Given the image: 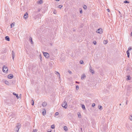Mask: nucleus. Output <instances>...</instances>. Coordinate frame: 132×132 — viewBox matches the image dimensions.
<instances>
[{
	"mask_svg": "<svg viewBox=\"0 0 132 132\" xmlns=\"http://www.w3.org/2000/svg\"><path fill=\"white\" fill-rule=\"evenodd\" d=\"M62 106L65 109H66L67 108L68 106L67 103L65 100L62 103Z\"/></svg>",
	"mask_w": 132,
	"mask_h": 132,
	"instance_id": "f257e3e1",
	"label": "nucleus"
},
{
	"mask_svg": "<svg viewBox=\"0 0 132 132\" xmlns=\"http://www.w3.org/2000/svg\"><path fill=\"white\" fill-rule=\"evenodd\" d=\"M20 128V125L18 123H17L16 125V126L15 128V132H18V131Z\"/></svg>",
	"mask_w": 132,
	"mask_h": 132,
	"instance_id": "f03ea898",
	"label": "nucleus"
},
{
	"mask_svg": "<svg viewBox=\"0 0 132 132\" xmlns=\"http://www.w3.org/2000/svg\"><path fill=\"white\" fill-rule=\"evenodd\" d=\"M3 71L5 73H7L8 71V69L7 67H6L5 65H4L3 67Z\"/></svg>",
	"mask_w": 132,
	"mask_h": 132,
	"instance_id": "7ed1b4c3",
	"label": "nucleus"
},
{
	"mask_svg": "<svg viewBox=\"0 0 132 132\" xmlns=\"http://www.w3.org/2000/svg\"><path fill=\"white\" fill-rule=\"evenodd\" d=\"M96 32L97 33L101 34L103 32V30L101 28H100L96 31Z\"/></svg>",
	"mask_w": 132,
	"mask_h": 132,
	"instance_id": "20e7f679",
	"label": "nucleus"
},
{
	"mask_svg": "<svg viewBox=\"0 0 132 132\" xmlns=\"http://www.w3.org/2000/svg\"><path fill=\"white\" fill-rule=\"evenodd\" d=\"M44 56L46 58H48L49 57V54L47 53H43Z\"/></svg>",
	"mask_w": 132,
	"mask_h": 132,
	"instance_id": "39448f33",
	"label": "nucleus"
},
{
	"mask_svg": "<svg viewBox=\"0 0 132 132\" xmlns=\"http://www.w3.org/2000/svg\"><path fill=\"white\" fill-rule=\"evenodd\" d=\"M89 71L92 74L94 73V70L92 69V67L90 65L89 67Z\"/></svg>",
	"mask_w": 132,
	"mask_h": 132,
	"instance_id": "423d86ee",
	"label": "nucleus"
},
{
	"mask_svg": "<svg viewBox=\"0 0 132 132\" xmlns=\"http://www.w3.org/2000/svg\"><path fill=\"white\" fill-rule=\"evenodd\" d=\"M24 18L25 19H26L28 17V14L27 12H26L24 15L23 16Z\"/></svg>",
	"mask_w": 132,
	"mask_h": 132,
	"instance_id": "0eeeda50",
	"label": "nucleus"
},
{
	"mask_svg": "<svg viewBox=\"0 0 132 132\" xmlns=\"http://www.w3.org/2000/svg\"><path fill=\"white\" fill-rule=\"evenodd\" d=\"M13 77V75L11 74L9 75L8 76V78L10 79H12Z\"/></svg>",
	"mask_w": 132,
	"mask_h": 132,
	"instance_id": "6e6552de",
	"label": "nucleus"
},
{
	"mask_svg": "<svg viewBox=\"0 0 132 132\" xmlns=\"http://www.w3.org/2000/svg\"><path fill=\"white\" fill-rule=\"evenodd\" d=\"M42 114L43 115H44L46 113V111L44 109H43L42 110Z\"/></svg>",
	"mask_w": 132,
	"mask_h": 132,
	"instance_id": "1a4fd4ad",
	"label": "nucleus"
},
{
	"mask_svg": "<svg viewBox=\"0 0 132 132\" xmlns=\"http://www.w3.org/2000/svg\"><path fill=\"white\" fill-rule=\"evenodd\" d=\"M47 103L45 102H44L42 104V106L44 107L46 106L47 105Z\"/></svg>",
	"mask_w": 132,
	"mask_h": 132,
	"instance_id": "9d476101",
	"label": "nucleus"
},
{
	"mask_svg": "<svg viewBox=\"0 0 132 132\" xmlns=\"http://www.w3.org/2000/svg\"><path fill=\"white\" fill-rule=\"evenodd\" d=\"M5 84L8 85H10V83L7 80H5L4 81Z\"/></svg>",
	"mask_w": 132,
	"mask_h": 132,
	"instance_id": "9b49d317",
	"label": "nucleus"
},
{
	"mask_svg": "<svg viewBox=\"0 0 132 132\" xmlns=\"http://www.w3.org/2000/svg\"><path fill=\"white\" fill-rule=\"evenodd\" d=\"M5 39L6 40H7L8 41H10V38L8 36H6L5 38Z\"/></svg>",
	"mask_w": 132,
	"mask_h": 132,
	"instance_id": "f8f14e48",
	"label": "nucleus"
},
{
	"mask_svg": "<svg viewBox=\"0 0 132 132\" xmlns=\"http://www.w3.org/2000/svg\"><path fill=\"white\" fill-rule=\"evenodd\" d=\"M13 94L14 95H15V96H16V97H17V99H18L19 98V97L18 96V94H16L15 93H14V92L13 93Z\"/></svg>",
	"mask_w": 132,
	"mask_h": 132,
	"instance_id": "ddd939ff",
	"label": "nucleus"
},
{
	"mask_svg": "<svg viewBox=\"0 0 132 132\" xmlns=\"http://www.w3.org/2000/svg\"><path fill=\"white\" fill-rule=\"evenodd\" d=\"M55 74L57 75V76L58 77H60V75L59 73L57 71H55Z\"/></svg>",
	"mask_w": 132,
	"mask_h": 132,
	"instance_id": "4468645a",
	"label": "nucleus"
},
{
	"mask_svg": "<svg viewBox=\"0 0 132 132\" xmlns=\"http://www.w3.org/2000/svg\"><path fill=\"white\" fill-rule=\"evenodd\" d=\"M15 23L14 22H13L11 24V28H12V27H14L15 25Z\"/></svg>",
	"mask_w": 132,
	"mask_h": 132,
	"instance_id": "2eb2a0df",
	"label": "nucleus"
},
{
	"mask_svg": "<svg viewBox=\"0 0 132 132\" xmlns=\"http://www.w3.org/2000/svg\"><path fill=\"white\" fill-rule=\"evenodd\" d=\"M127 78H126L127 80H129L131 79L130 77L129 76H127Z\"/></svg>",
	"mask_w": 132,
	"mask_h": 132,
	"instance_id": "dca6fc26",
	"label": "nucleus"
},
{
	"mask_svg": "<svg viewBox=\"0 0 132 132\" xmlns=\"http://www.w3.org/2000/svg\"><path fill=\"white\" fill-rule=\"evenodd\" d=\"M38 4H41L43 3V1L42 0H39L38 2Z\"/></svg>",
	"mask_w": 132,
	"mask_h": 132,
	"instance_id": "f3484780",
	"label": "nucleus"
},
{
	"mask_svg": "<svg viewBox=\"0 0 132 132\" xmlns=\"http://www.w3.org/2000/svg\"><path fill=\"white\" fill-rule=\"evenodd\" d=\"M85 77H86L85 75L83 74L82 75V76H81V79H84V78Z\"/></svg>",
	"mask_w": 132,
	"mask_h": 132,
	"instance_id": "a211bd4d",
	"label": "nucleus"
},
{
	"mask_svg": "<svg viewBox=\"0 0 132 132\" xmlns=\"http://www.w3.org/2000/svg\"><path fill=\"white\" fill-rule=\"evenodd\" d=\"M127 56L128 57H129V52L128 51H127Z\"/></svg>",
	"mask_w": 132,
	"mask_h": 132,
	"instance_id": "6ab92c4d",
	"label": "nucleus"
},
{
	"mask_svg": "<svg viewBox=\"0 0 132 132\" xmlns=\"http://www.w3.org/2000/svg\"><path fill=\"white\" fill-rule=\"evenodd\" d=\"M81 106H82V109H83V110H85V106L84 105V104L82 105Z\"/></svg>",
	"mask_w": 132,
	"mask_h": 132,
	"instance_id": "aec40b11",
	"label": "nucleus"
},
{
	"mask_svg": "<svg viewBox=\"0 0 132 132\" xmlns=\"http://www.w3.org/2000/svg\"><path fill=\"white\" fill-rule=\"evenodd\" d=\"M83 8L85 10L87 8V6L86 5H83Z\"/></svg>",
	"mask_w": 132,
	"mask_h": 132,
	"instance_id": "412c9836",
	"label": "nucleus"
},
{
	"mask_svg": "<svg viewBox=\"0 0 132 132\" xmlns=\"http://www.w3.org/2000/svg\"><path fill=\"white\" fill-rule=\"evenodd\" d=\"M129 119L130 120H132V115H130L129 117Z\"/></svg>",
	"mask_w": 132,
	"mask_h": 132,
	"instance_id": "4be33fe9",
	"label": "nucleus"
},
{
	"mask_svg": "<svg viewBox=\"0 0 132 132\" xmlns=\"http://www.w3.org/2000/svg\"><path fill=\"white\" fill-rule=\"evenodd\" d=\"M98 108L99 109L101 110L102 109V107L101 105H99L98 106Z\"/></svg>",
	"mask_w": 132,
	"mask_h": 132,
	"instance_id": "5701e85b",
	"label": "nucleus"
},
{
	"mask_svg": "<svg viewBox=\"0 0 132 132\" xmlns=\"http://www.w3.org/2000/svg\"><path fill=\"white\" fill-rule=\"evenodd\" d=\"M108 43V41L107 40H104L103 41L104 44H106Z\"/></svg>",
	"mask_w": 132,
	"mask_h": 132,
	"instance_id": "b1692460",
	"label": "nucleus"
},
{
	"mask_svg": "<svg viewBox=\"0 0 132 132\" xmlns=\"http://www.w3.org/2000/svg\"><path fill=\"white\" fill-rule=\"evenodd\" d=\"M78 116L79 118H81V116L80 114V113L78 112Z\"/></svg>",
	"mask_w": 132,
	"mask_h": 132,
	"instance_id": "393cba45",
	"label": "nucleus"
},
{
	"mask_svg": "<svg viewBox=\"0 0 132 132\" xmlns=\"http://www.w3.org/2000/svg\"><path fill=\"white\" fill-rule=\"evenodd\" d=\"M63 129L65 130H67V127L64 126L63 128Z\"/></svg>",
	"mask_w": 132,
	"mask_h": 132,
	"instance_id": "a878e982",
	"label": "nucleus"
},
{
	"mask_svg": "<svg viewBox=\"0 0 132 132\" xmlns=\"http://www.w3.org/2000/svg\"><path fill=\"white\" fill-rule=\"evenodd\" d=\"M29 39H30V41L31 43L32 44L33 43V42H32V39L31 37H30L29 38Z\"/></svg>",
	"mask_w": 132,
	"mask_h": 132,
	"instance_id": "bb28decb",
	"label": "nucleus"
},
{
	"mask_svg": "<svg viewBox=\"0 0 132 132\" xmlns=\"http://www.w3.org/2000/svg\"><path fill=\"white\" fill-rule=\"evenodd\" d=\"M12 55L15 56V53L13 51H12Z\"/></svg>",
	"mask_w": 132,
	"mask_h": 132,
	"instance_id": "cd10ccee",
	"label": "nucleus"
},
{
	"mask_svg": "<svg viewBox=\"0 0 132 132\" xmlns=\"http://www.w3.org/2000/svg\"><path fill=\"white\" fill-rule=\"evenodd\" d=\"M93 43L95 45H96V42L95 41H94L93 42Z\"/></svg>",
	"mask_w": 132,
	"mask_h": 132,
	"instance_id": "c85d7f7f",
	"label": "nucleus"
},
{
	"mask_svg": "<svg viewBox=\"0 0 132 132\" xmlns=\"http://www.w3.org/2000/svg\"><path fill=\"white\" fill-rule=\"evenodd\" d=\"M81 64H82L84 63V62L83 61L81 60L79 62Z\"/></svg>",
	"mask_w": 132,
	"mask_h": 132,
	"instance_id": "c756f323",
	"label": "nucleus"
},
{
	"mask_svg": "<svg viewBox=\"0 0 132 132\" xmlns=\"http://www.w3.org/2000/svg\"><path fill=\"white\" fill-rule=\"evenodd\" d=\"M51 128H52L53 129H54L55 128V126L54 125H52L51 126Z\"/></svg>",
	"mask_w": 132,
	"mask_h": 132,
	"instance_id": "7c9ffc66",
	"label": "nucleus"
},
{
	"mask_svg": "<svg viewBox=\"0 0 132 132\" xmlns=\"http://www.w3.org/2000/svg\"><path fill=\"white\" fill-rule=\"evenodd\" d=\"M31 102L32 103V105H33L34 104V100H32Z\"/></svg>",
	"mask_w": 132,
	"mask_h": 132,
	"instance_id": "2f4dec72",
	"label": "nucleus"
},
{
	"mask_svg": "<svg viewBox=\"0 0 132 132\" xmlns=\"http://www.w3.org/2000/svg\"><path fill=\"white\" fill-rule=\"evenodd\" d=\"M63 6L61 5H59L58 6V7L60 8H61Z\"/></svg>",
	"mask_w": 132,
	"mask_h": 132,
	"instance_id": "473e14b6",
	"label": "nucleus"
},
{
	"mask_svg": "<svg viewBox=\"0 0 132 132\" xmlns=\"http://www.w3.org/2000/svg\"><path fill=\"white\" fill-rule=\"evenodd\" d=\"M132 49V48L131 47H129L128 48V51H130Z\"/></svg>",
	"mask_w": 132,
	"mask_h": 132,
	"instance_id": "72a5a7b5",
	"label": "nucleus"
},
{
	"mask_svg": "<svg viewBox=\"0 0 132 132\" xmlns=\"http://www.w3.org/2000/svg\"><path fill=\"white\" fill-rule=\"evenodd\" d=\"M76 89L77 90H78V89H79V86H78V85H77L76 86Z\"/></svg>",
	"mask_w": 132,
	"mask_h": 132,
	"instance_id": "f704fd0d",
	"label": "nucleus"
},
{
	"mask_svg": "<svg viewBox=\"0 0 132 132\" xmlns=\"http://www.w3.org/2000/svg\"><path fill=\"white\" fill-rule=\"evenodd\" d=\"M124 3H129V2L128 1H125L124 2Z\"/></svg>",
	"mask_w": 132,
	"mask_h": 132,
	"instance_id": "c9c22d12",
	"label": "nucleus"
},
{
	"mask_svg": "<svg viewBox=\"0 0 132 132\" xmlns=\"http://www.w3.org/2000/svg\"><path fill=\"white\" fill-rule=\"evenodd\" d=\"M95 104L94 103H93L92 104V106L93 107H94L95 106Z\"/></svg>",
	"mask_w": 132,
	"mask_h": 132,
	"instance_id": "e433bc0d",
	"label": "nucleus"
},
{
	"mask_svg": "<svg viewBox=\"0 0 132 132\" xmlns=\"http://www.w3.org/2000/svg\"><path fill=\"white\" fill-rule=\"evenodd\" d=\"M54 14H56V10H54L53 12Z\"/></svg>",
	"mask_w": 132,
	"mask_h": 132,
	"instance_id": "4c0bfd02",
	"label": "nucleus"
},
{
	"mask_svg": "<svg viewBox=\"0 0 132 132\" xmlns=\"http://www.w3.org/2000/svg\"><path fill=\"white\" fill-rule=\"evenodd\" d=\"M59 114V113L58 112H56L55 113V114L56 116H57Z\"/></svg>",
	"mask_w": 132,
	"mask_h": 132,
	"instance_id": "58836bf2",
	"label": "nucleus"
},
{
	"mask_svg": "<svg viewBox=\"0 0 132 132\" xmlns=\"http://www.w3.org/2000/svg\"><path fill=\"white\" fill-rule=\"evenodd\" d=\"M32 132H37V130L36 129H34Z\"/></svg>",
	"mask_w": 132,
	"mask_h": 132,
	"instance_id": "ea45409f",
	"label": "nucleus"
},
{
	"mask_svg": "<svg viewBox=\"0 0 132 132\" xmlns=\"http://www.w3.org/2000/svg\"><path fill=\"white\" fill-rule=\"evenodd\" d=\"M118 11V12H119V14H121L120 16L122 17V14H121V12L119 11Z\"/></svg>",
	"mask_w": 132,
	"mask_h": 132,
	"instance_id": "a19ab883",
	"label": "nucleus"
},
{
	"mask_svg": "<svg viewBox=\"0 0 132 132\" xmlns=\"http://www.w3.org/2000/svg\"><path fill=\"white\" fill-rule=\"evenodd\" d=\"M51 132V130L50 129L49 130L47 131V132Z\"/></svg>",
	"mask_w": 132,
	"mask_h": 132,
	"instance_id": "79ce46f5",
	"label": "nucleus"
},
{
	"mask_svg": "<svg viewBox=\"0 0 132 132\" xmlns=\"http://www.w3.org/2000/svg\"><path fill=\"white\" fill-rule=\"evenodd\" d=\"M80 13L81 14L82 13V10H81L80 11Z\"/></svg>",
	"mask_w": 132,
	"mask_h": 132,
	"instance_id": "37998d69",
	"label": "nucleus"
},
{
	"mask_svg": "<svg viewBox=\"0 0 132 132\" xmlns=\"http://www.w3.org/2000/svg\"><path fill=\"white\" fill-rule=\"evenodd\" d=\"M107 11L108 12H110V10L109 9H108L107 10Z\"/></svg>",
	"mask_w": 132,
	"mask_h": 132,
	"instance_id": "c03bdc74",
	"label": "nucleus"
},
{
	"mask_svg": "<svg viewBox=\"0 0 132 132\" xmlns=\"http://www.w3.org/2000/svg\"><path fill=\"white\" fill-rule=\"evenodd\" d=\"M12 57L13 59V60L14 57L15 56H13V55H12Z\"/></svg>",
	"mask_w": 132,
	"mask_h": 132,
	"instance_id": "a18cd8bd",
	"label": "nucleus"
},
{
	"mask_svg": "<svg viewBox=\"0 0 132 132\" xmlns=\"http://www.w3.org/2000/svg\"><path fill=\"white\" fill-rule=\"evenodd\" d=\"M39 56L40 57V59L41 60V55H40Z\"/></svg>",
	"mask_w": 132,
	"mask_h": 132,
	"instance_id": "49530a36",
	"label": "nucleus"
},
{
	"mask_svg": "<svg viewBox=\"0 0 132 132\" xmlns=\"http://www.w3.org/2000/svg\"><path fill=\"white\" fill-rule=\"evenodd\" d=\"M76 82L77 83H79V82H78L77 81H76Z\"/></svg>",
	"mask_w": 132,
	"mask_h": 132,
	"instance_id": "de8ad7c7",
	"label": "nucleus"
},
{
	"mask_svg": "<svg viewBox=\"0 0 132 132\" xmlns=\"http://www.w3.org/2000/svg\"><path fill=\"white\" fill-rule=\"evenodd\" d=\"M59 1V0H56V1Z\"/></svg>",
	"mask_w": 132,
	"mask_h": 132,
	"instance_id": "09e8293b",
	"label": "nucleus"
},
{
	"mask_svg": "<svg viewBox=\"0 0 132 132\" xmlns=\"http://www.w3.org/2000/svg\"><path fill=\"white\" fill-rule=\"evenodd\" d=\"M131 36H132V32H131Z\"/></svg>",
	"mask_w": 132,
	"mask_h": 132,
	"instance_id": "8fccbe9b",
	"label": "nucleus"
},
{
	"mask_svg": "<svg viewBox=\"0 0 132 132\" xmlns=\"http://www.w3.org/2000/svg\"><path fill=\"white\" fill-rule=\"evenodd\" d=\"M69 73H71V71H69Z\"/></svg>",
	"mask_w": 132,
	"mask_h": 132,
	"instance_id": "3c124183",
	"label": "nucleus"
},
{
	"mask_svg": "<svg viewBox=\"0 0 132 132\" xmlns=\"http://www.w3.org/2000/svg\"><path fill=\"white\" fill-rule=\"evenodd\" d=\"M38 12H39L40 11V10L39 9H38Z\"/></svg>",
	"mask_w": 132,
	"mask_h": 132,
	"instance_id": "603ef678",
	"label": "nucleus"
},
{
	"mask_svg": "<svg viewBox=\"0 0 132 132\" xmlns=\"http://www.w3.org/2000/svg\"><path fill=\"white\" fill-rule=\"evenodd\" d=\"M120 105H121V104H120Z\"/></svg>",
	"mask_w": 132,
	"mask_h": 132,
	"instance_id": "864d4df0",
	"label": "nucleus"
},
{
	"mask_svg": "<svg viewBox=\"0 0 132 132\" xmlns=\"http://www.w3.org/2000/svg\"><path fill=\"white\" fill-rule=\"evenodd\" d=\"M119 15L120 16L121 14H119Z\"/></svg>",
	"mask_w": 132,
	"mask_h": 132,
	"instance_id": "5fc2aeb1",
	"label": "nucleus"
},
{
	"mask_svg": "<svg viewBox=\"0 0 132 132\" xmlns=\"http://www.w3.org/2000/svg\"><path fill=\"white\" fill-rule=\"evenodd\" d=\"M126 104H127V102H126Z\"/></svg>",
	"mask_w": 132,
	"mask_h": 132,
	"instance_id": "6e6d98bb",
	"label": "nucleus"
},
{
	"mask_svg": "<svg viewBox=\"0 0 132 132\" xmlns=\"http://www.w3.org/2000/svg\"><path fill=\"white\" fill-rule=\"evenodd\" d=\"M20 97H21V96H20Z\"/></svg>",
	"mask_w": 132,
	"mask_h": 132,
	"instance_id": "4d7b16f0",
	"label": "nucleus"
}]
</instances>
